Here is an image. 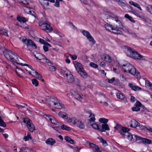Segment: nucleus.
I'll return each mask as SVG.
<instances>
[{
    "instance_id": "obj_49",
    "label": "nucleus",
    "mask_w": 152,
    "mask_h": 152,
    "mask_svg": "<svg viewBox=\"0 0 152 152\" xmlns=\"http://www.w3.org/2000/svg\"><path fill=\"white\" fill-rule=\"evenodd\" d=\"M147 10L151 14H152V6L151 5H148L147 7Z\"/></svg>"
},
{
    "instance_id": "obj_10",
    "label": "nucleus",
    "mask_w": 152,
    "mask_h": 152,
    "mask_svg": "<svg viewBox=\"0 0 152 152\" xmlns=\"http://www.w3.org/2000/svg\"><path fill=\"white\" fill-rule=\"evenodd\" d=\"M135 137V141L141 140V142L144 144H150L152 143V140L145 138L139 137L136 135H134Z\"/></svg>"
},
{
    "instance_id": "obj_35",
    "label": "nucleus",
    "mask_w": 152,
    "mask_h": 152,
    "mask_svg": "<svg viewBox=\"0 0 152 152\" xmlns=\"http://www.w3.org/2000/svg\"><path fill=\"white\" fill-rule=\"evenodd\" d=\"M145 85L146 87L149 88L151 90H152V84L149 81H145Z\"/></svg>"
},
{
    "instance_id": "obj_41",
    "label": "nucleus",
    "mask_w": 152,
    "mask_h": 152,
    "mask_svg": "<svg viewBox=\"0 0 152 152\" xmlns=\"http://www.w3.org/2000/svg\"><path fill=\"white\" fill-rule=\"evenodd\" d=\"M31 81L32 84L35 85L36 86H38L39 83L36 79H33Z\"/></svg>"
},
{
    "instance_id": "obj_14",
    "label": "nucleus",
    "mask_w": 152,
    "mask_h": 152,
    "mask_svg": "<svg viewBox=\"0 0 152 152\" xmlns=\"http://www.w3.org/2000/svg\"><path fill=\"white\" fill-rule=\"evenodd\" d=\"M73 124L76 125L77 126L81 129H84L85 126L83 124L82 122L78 120L75 119L74 120L73 122Z\"/></svg>"
},
{
    "instance_id": "obj_38",
    "label": "nucleus",
    "mask_w": 152,
    "mask_h": 152,
    "mask_svg": "<svg viewBox=\"0 0 152 152\" xmlns=\"http://www.w3.org/2000/svg\"><path fill=\"white\" fill-rule=\"evenodd\" d=\"M117 98L121 100H124L125 98V96L124 95L119 92L117 93Z\"/></svg>"
},
{
    "instance_id": "obj_12",
    "label": "nucleus",
    "mask_w": 152,
    "mask_h": 152,
    "mask_svg": "<svg viewBox=\"0 0 152 152\" xmlns=\"http://www.w3.org/2000/svg\"><path fill=\"white\" fill-rule=\"evenodd\" d=\"M88 143L90 146V148L92 150L93 152H102L100 151L98 146L90 142H88Z\"/></svg>"
},
{
    "instance_id": "obj_44",
    "label": "nucleus",
    "mask_w": 152,
    "mask_h": 152,
    "mask_svg": "<svg viewBox=\"0 0 152 152\" xmlns=\"http://www.w3.org/2000/svg\"><path fill=\"white\" fill-rule=\"evenodd\" d=\"M118 24H119L118 25H116L115 26H114L115 27H116L117 28L122 29L123 27V25L121 23V22L120 21V20L118 23Z\"/></svg>"
},
{
    "instance_id": "obj_64",
    "label": "nucleus",
    "mask_w": 152,
    "mask_h": 152,
    "mask_svg": "<svg viewBox=\"0 0 152 152\" xmlns=\"http://www.w3.org/2000/svg\"><path fill=\"white\" fill-rule=\"evenodd\" d=\"M120 77L121 79L123 81H124L126 79V78L123 75H120Z\"/></svg>"
},
{
    "instance_id": "obj_50",
    "label": "nucleus",
    "mask_w": 152,
    "mask_h": 152,
    "mask_svg": "<svg viewBox=\"0 0 152 152\" xmlns=\"http://www.w3.org/2000/svg\"><path fill=\"white\" fill-rule=\"evenodd\" d=\"M118 2V4L122 7H125L126 6V4L123 1L120 0L117 1Z\"/></svg>"
},
{
    "instance_id": "obj_52",
    "label": "nucleus",
    "mask_w": 152,
    "mask_h": 152,
    "mask_svg": "<svg viewBox=\"0 0 152 152\" xmlns=\"http://www.w3.org/2000/svg\"><path fill=\"white\" fill-rule=\"evenodd\" d=\"M144 128H145L149 132L152 133V128L146 126H144Z\"/></svg>"
},
{
    "instance_id": "obj_8",
    "label": "nucleus",
    "mask_w": 152,
    "mask_h": 152,
    "mask_svg": "<svg viewBox=\"0 0 152 152\" xmlns=\"http://www.w3.org/2000/svg\"><path fill=\"white\" fill-rule=\"evenodd\" d=\"M64 76L66 77V81L69 83H73L75 80L73 76L71 74V72L66 69L64 70Z\"/></svg>"
},
{
    "instance_id": "obj_62",
    "label": "nucleus",
    "mask_w": 152,
    "mask_h": 152,
    "mask_svg": "<svg viewBox=\"0 0 152 152\" xmlns=\"http://www.w3.org/2000/svg\"><path fill=\"white\" fill-rule=\"evenodd\" d=\"M38 100L40 103H45V101H47V100H46V99L45 100L42 99L41 98H39Z\"/></svg>"
},
{
    "instance_id": "obj_55",
    "label": "nucleus",
    "mask_w": 152,
    "mask_h": 152,
    "mask_svg": "<svg viewBox=\"0 0 152 152\" xmlns=\"http://www.w3.org/2000/svg\"><path fill=\"white\" fill-rule=\"evenodd\" d=\"M132 13L136 15L138 17L140 16V14L138 13V11L136 10H133L132 11Z\"/></svg>"
},
{
    "instance_id": "obj_57",
    "label": "nucleus",
    "mask_w": 152,
    "mask_h": 152,
    "mask_svg": "<svg viewBox=\"0 0 152 152\" xmlns=\"http://www.w3.org/2000/svg\"><path fill=\"white\" fill-rule=\"evenodd\" d=\"M16 106L19 108H22L24 107H25L26 106H27V105L26 104H23V105H19L18 104H17Z\"/></svg>"
},
{
    "instance_id": "obj_32",
    "label": "nucleus",
    "mask_w": 152,
    "mask_h": 152,
    "mask_svg": "<svg viewBox=\"0 0 152 152\" xmlns=\"http://www.w3.org/2000/svg\"><path fill=\"white\" fill-rule=\"evenodd\" d=\"M129 4L134 6L140 9V10H142V9L140 6V5L138 4H137L136 3L132 1H130L129 2Z\"/></svg>"
},
{
    "instance_id": "obj_16",
    "label": "nucleus",
    "mask_w": 152,
    "mask_h": 152,
    "mask_svg": "<svg viewBox=\"0 0 152 152\" xmlns=\"http://www.w3.org/2000/svg\"><path fill=\"white\" fill-rule=\"evenodd\" d=\"M110 129L109 125L107 124H103L101 126L100 130L102 132H105L106 130L109 131Z\"/></svg>"
},
{
    "instance_id": "obj_31",
    "label": "nucleus",
    "mask_w": 152,
    "mask_h": 152,
    "mask_svg": "<svg viewBox=\"0 0 152 152\" xmlns=\"http://www.w3.org/2000/svg\"><path fill=\"white\" fill-rule=\"evenodd\" d=\"M55 106V107L56 108L61 109L63 108L64 105L62 104L59 102V101H58L57 103L54 105Z\"/></svg>"
},
{
    "instance_id": "obj_22",
    "label": "nucleus",
    "mask_w": 152,
    "mask_h": 152,
    "mask_svg": "<svg viewBox=\"0 0 152 152\" xmlns=\"http://www.w3.org/2000/svg\"><path fill=\"white\" fill-rule=\"evenodd\" d=\"M34 56L37 59L39 60L43 59L44 57H45L44 55L40 53H37L36 54H34Z\"/></svg>"
},
{
    "instance_id": "obj_58",
    "label": "nucleus",
    "mask_w": 152,
    "mask_h": 152,
    "mask_svg": "<svg viewBox=\"0 0 152 152\" xmlns=\"http://www.w3.org/2000/svg\"><path fill=\"white\" fill-rule=\"evenodd\" d=\"M39 42H40L42 44H43L45 45V43L46 42V41L44 40L43 39L40 38L39 40Z\"/></svg>"
},
{
    "instance_id": "obj_45",
    "label": "nucleus",
    "mask_w": 152,
    "mask_h": 152,
    "mask_svg": "<svg viewBox=\"0 0 152 152\" xmlns=\"http://www.w3.org/2000/svg\"><path fill=\"white\" fill-rule=\"evenodd\" d=\"M23 148L25 152H35V151H34L31 149L28 148Z\"/></svg>"
},
{
    "instance_id": "obj_18",
    "label": "nucleus",
    "mask_w": 152,
    "mask_h": 152,
    "mask_svg": "<svg viewBox=\"0 0 152 152\" xmlns=\"http://www.w3.org/2000/svg\"><path fill=\"white\" fill-rule=\"evenodd\" d=\"M129 86L130 87L131 89L134 91H137L141 90V88L136 86H135L132 83H129L128 84Z\"/></svg>"
},
{
    "instance_id": "obj_26",
    "label": "nucleus",
    "mask_w": 152,
    "mask_h": 152,
    "mask_svg": "<svg viewBox=\"0 0 152 152\" xmlns=\"http://www.w3.org/2000/svg\"><path fill=\"white\" fill-rule=\"evenodd\" d=\"M58 115L59 117L63 119H65L67 117V115L66 113L64 112H59L58 113Z\"/></svg>"
},
{
    "instance_id": "obj_25",
    "label": "nucleus",
    "mask_w": 152,
    "mask_h": 152,
    "mask_svg": "<svg viewBox=\"0 0 152 152\" xmlns=\"http://www.w3.org/2000/svg\"><path fill=\"white\" fill-rule=\"evenodd\" d=\"M103 58L104 60L108 63H110L112 61V59L111 57L108 55L106 54L104 56Z\"/></svg>"
},
{
    "instance_id": "obj_17",
    "label": "nucleus",
    "mask_w": 152,
    "mask_h": 152,
    "mask_svg": "<svg viewBox=\"0 0 152 152\" xmlns=\"http://www.w3.org/2000/svg\"><path fill=\"white\" fill-rule=\"evenodd\" d=\"M45 115L48 117L49 120L52 124L56 125H58V122L55 118L51 116H49V115Z\"/></svg>"
},
{
    "instance_id": "obj_43",
    "label": "nucleus",
    "mask_w": 152,
    "mask_h": 152,
    "mask_svg": "<svg viewBox=\"0 0 152 152\" xmlns=\"http://www.w3.org/2000/svg\"><path fill=\"white\" fill-rule=\"evenodd\" d=\"M0 126L3 127H6V125L4 121L2 119L1 117L0 116Z\"/></svg>"
},
{
    "instance_id": "obj_40",
    "label": "nucleus",
    "mask_w": 152,
    "mask_h": 152,
    "mask_svg": "<svg viewBox=\"0 0 152 152\" xmlns=\"http://www.w3.org/2000/svg\"><path fill=\"white\" fill-rule=\"evenodd\" d=\"M98 139L100 140V142L102 143L103 145L105 146L107 145V142L104 140L103 138L99 137L98 138Z\"/></svg>"
},
{
    "instance_id": "obj_29",
    "label": "nucleus",
    "mask_w": 152,
    "mask_h": 152,
    "mask_svg": "<svg viewBox=\"0 0 152 152\" xmlns=\"http://www.w3.org/2000/svg\"><path fill=\"white\" fill-rule=\"evenodd\" d=\"M129 64H123L122 66V68L123 70L124 71V72H128V69L129 65H130Z\"/></svg>"
},
{
    "instance_id": "obj_54",
    "label": "nucleus",
    "mask_w": 152,
    "mask_h": 152,
    "mask_svg": "<svg viewBox=\"0 0 152 152\" xmlns=\"http://www.w3.org/2000/svg\"><path fill=\"white\" fill-rule=\"evenodd\" d=\"M106 80L108 81L110 83H112L115 80V77H113L111 79H107Z\"/></svg>"
},
{
    "instance_id": "obj_7",
    "label": "nucleus",
    "mask_w": 152,
    "mask_h": 152,
    "mask_svg": "<svg viewBox=\"0 0 152 152\" xmlns=\"http://www.w3.org/2000/svg\"><path fill=\"white\" fill-rule=\"evenodd\" d=\"M23 122L26 124L29 131L32 132L35 130V128L32 121L28 118H23Z\"/></svg>"
},
{
    "instance_id": "obj_2",
    "label": "nucleus",
    "mask_w": 152,
    "mask_h": 152,
    "mask_svg": "<svg viewBox=\"0 0 152 152\" xmlns=\"http://www.w3.org/2000/svg\"><path fill=\"white\" fill-rule=\"evenodd\" d=\"M127 50L126 53L128 56L136 60H145L146 58L145 57L142 56L137 52L134 50L132 48L127 47Z\"/></svg>"
},
{
    "instance_id": "obj_28",
    "label": "nucleus",
    "mask_w": 152,
    "mask_h": 152,
    "mask_svg": "<svg viewBox=\"0 0 152 152\" xmlns=\"http://www.w3.org/2000/svg\"><path fill=\"white\" fill-rule=\"evenodd\" d=\"M134 70H130V72H129L130 74L134 75H136L137 77H138V75L139 74V72H137L136 69L134 67Z\"/></svg>"
},
{
    "instance_id": "obj_51",
    "label": "nucleus",
    "mask_w": 152,
    "mask_h": 152,
    "mask_svg": "<svg viewBox=\"0 0 152 152\" xmlns=\"http://www.w3.org/2000/svg\"><path fill=\"white\" fill-rule=\"evenodd\" d=\"M49 69L50 71L52 72H54L56 70V68L53 66H49Z\"/></svg>"
},
{
    "instance_id": "obj_19",
    "label": "nucleus",
    "mask_w": 152,
    "mask_h": 152,
    "mask_svg": "<svg viewBox=\"0 0 152 152\" xmlns=\"http://www.w3.org/2000/svg\"><path fill=\"white\" fill-rule=\"evenodd\" d=\"M45 142L47 144L52 145L56 143V140L52 138H50L47 139L46 141Z\"/></svg>"
},
{
    "instance_id": "obj_53",
    "label": "nucleus",
    "mask_w": 152,
    "mask_h": 152,
    "mask_svg": "<svg viewBox=\"0 0 152 152\" xmlns=\"http://www.w3.org/2000/svg\"><path fill=\"white\" fill-rule=\"evenodd\" d=\"M90 65L91 66L94 68H97L98 67V65L93 62H91Z\"/></svg>"
},
{
    "instance_id": "obj_9",
    "label": "nucleus",
    "mask_w": 152,
    "mask_h": 152,
    "mask_svg": "<svg viewBox=\"0 0 152 152\" xmlns=\"http://www.w3.org/2000/svg\"><path fill=\"white\" fill-rule=\"evenodd\" d=\"M46 99L47 100L50 105H54L58 102V99L56 97L53 96H46Z\"/></svg>"
},
{
    "instance_id": "obj_4",
    "label": "nucleus",
    "mask_w": 152,
    "mask_h": 152,
    "mask_svg": "<svg viewBox=\"0 0 152 152\" xmlns=\"http://www.w3.org/2000/svg\"><path fill=\"white\" fill-rule=\"evenodd\" d=\"M39 26L41 27L42 30L47 32H50L53 30V28L50 26V23L48 21L40 22L39 24Z\"/></svg>"
},
{
    "instance_id": "obj_11",
    "label": "nucleus",
    "mask_w": 152,
    "mask_h": 152,
    "mask_svg": "<svg viewBox=\"0 0 152 152\" xmlns=\"http://www.w3.org/2000/svg\"><path fill=\"white\" fill-rule=\"evenodd\" d=\"M83 34L86 36L90 41L94 43H95L93 38L89 32L87 31L83 30L82 32Z\"/></svg>"
},
{
    "instance_id": "obj_23",
    "label": "nucleus",
    "mask_w": 152,
    "mask_h": 152,
    "mask_svg": "<svg viewBox=\"0 0 152 152\" xmlns=\"http://www.w3.org/2000/svg\"><path fill=\"white\" fill-rule=\"evenodd\" d=\"M17 20L20 22L25 23L28 20L25 17H22L20 16H18L17 17Z\"/></svg>"
},
{
    "instance_id": "obj_1",
    "label": "nucleus",
    "mask_w": 152,
    "mask_h": 152,
    "mask_svg": "<svg viewBox=\"0 0 152 152\" xmlns=\"http://www.w3.org/2000/svg\"><path fill=\"white\" fill-rule=\"evenodd\" d=\"M0 54L2 55H3L7 59L11 61L13 63L18 64L17 62V60L14 58L13 56H18L17 54L13 53L10 50L6 49H4L2 50L1 52H0Z\"/></svg>"
},
{
    "instance_id": "obj_47",
    "label": "nucleus",
    "mask_w": 152,
    "mask_h": 152,
    "mask_svg": "<svg viewBox=\"0 0 152 152\" xmlns=\"http://www.w3.org/2000/svg\"><path fill=\"white\" fill-rule=\"evenodd\" d=\"M104 27L107 30L110 32H111V30H112L113 28V27L111 26L107 25H104Z\"/></svg>"
},
{
    "instance_id": "obj_42",
    "label": "nucleus",
    "mask_w": 152,
    "mask_h": 152,
    "mask_svg": "<svg viewBox=\"0 0 152 152\" xmlns=\"http://www.w3.org/2000/svg\"><path fill=\"white\" fill-rule=\"evenodd\" d=\"M18 2L22 4L25 5L27 7L26 5L28 4V3L27 2V0H17Z\"/></svg>"
},
{
    "instance_id": "obj_5",
    "label": "nucleus",
    "mask_w": 152,
    "mask_h": 152,
    "mask_svg": "<svg viewBox=\"0 0 152 152\" xmlns=\"http://www.w3.org/2000/svg\"><path fill=\"white\" fill-rule=\"evenodd\" d=\"M20 39L23 42L25 43L26 45L27 48L29 46L31 45L35 49L37 48V47L36 44L31 39H27L24 37H20Z\"/></svg>"
},
{
    "instance_id": "obj_63",
    "label": "nucleus",
    "mask_w": 152,
    "mask_h": 152,
    "mask_svg": "<svg viewBox=\"0 0 152 152\" xmlns=\"http://www.w3.org/2000/svg\"><path fill=\"white\" fill-rule=\"evenodd\" d=\"M43 49L45 52L48 51V47L45 45L43 46Z\"/></svg>"
},
{
    "instance_id": "obj_36",
    "label": "nucleus",
    "mask_w": 152,
    "mask_h": 152,
    "mask_svg": "<svg viewBox=\"0 0 152 152\" xmlns=\"http://www.w3.org/2000/svg\"><path fill=\"white\" fill-rule=\"evenodd\" d=\"M92 126L94 128L99 130L101 128V126L100 125L97 124L96 123L92 124Z\"/></svg>"
},
{
    "instance_id": "obj_46",
    "label": "nucleus",
    "mask_w": 152,
    "mask_h": 152,
    "mask_svg": "<svg viewBox=\"0 0 152 152\" xmlns=\"http://www.w3.org/2000/svg\"><path fill=\"white\" fill-rule=\"evenodd\" d=\"M76 94V95H75V96H74L75 98L80 101H81L82 99L81 96L78 93Z\"/></svg>"
},
{
    "instance_id": "obj_56",
    "label": "nucleus",
    "mask_w": 152,
    "mask_h": 152,
    "mask_svg": "<svg viewBox=\"0 0 152 152\" xmlns=\"http://www.w3.org/2000/svg\"><path fill=\"white\" fill-rule=\"evenodd\" d=\"M115 85L118 86H120V82L119 80L116 79L115 80Z\"/></svg>"
},
{
    "instance_id": "obj_20",
    "label": "nucleus",
    "mask_w": 152,
    "mask_h": 152,
    "mask_svg": "<svg viewBox=\"0 0 152 152\" xmlns=\"http://www.w3.org/2000/svg\"><path fill=\"white\" fill-rule=\"evenodd\" d=\"M125 135H127V136L128 139L130 141H132V140L134 142L136 141H135V137L134 136L135 135H134V137H133V136L132 135V134L130 133L129 132H126V133H125Z\"/></svg>"
},
{
    "instance_id": "obj_6",
    "label": "nucleus",
    "mask_w": 152,
    "mask_h": 152,
    "mask_svg": "<svg viewBox=\"0 0 152 152\" xmlns=\"http://www.w3.org/2000/svg\"><path fill=\"white\" fill-rule=\"evenodd\" d=\"M115 129L119 131V132L122 136L124 138H125V133H126L130 131L129 129L125 127H123L119 124H117V126L115 127Z\"/></svg>"
},
{
    "instance_id": "obj_21",
    "label": "nucleus",
    "mask_w": 152,
    "mask_h": 152,
    "mask_svg": "<svg viewBox=\"0 0 152 152\" xmlns=\"http://www.w3.org/2000/svg\"><path fill=\"white\" fill-rule=\"evenodd\" d=\"M8 31L3 28L0 27V35H3L5 36L8 37L7 34Z\"/></svg>"
},
{
    "instance_id": "obj_48",
    "label": "nucleus",
    "mask_w": 152,
    "mask_h": 152,
    "mask_svg": "<svg viewBox=\"0 0 152 152\" xmlns=\"http://www.w3.org/2000/svg\"><path fill=\"white\" fill-rule=\"evenodd\" d=\"M35 73L36 75V77L39 80H41L42 79V77L41 75L37 72L36 71H35Z\"/></svg>"
},
{
    "instance_id": "obj_27",
    "label": "nucleus",
    "mask_w": 152,
    "mask_h": 152,
    "mask_svg": "<svg viewBox=\"0 0 152 152\" xmlns=\"http://www.w3.org/2000/svg\"><path fill=\"white\" fill-rule=\"evenodd\" d=\"M112 31H111L112 32L116 34H123L122 32L120 30L118 29L114 28H113Z\"/></svg>"
},
{
    "instance_id": "obj_61",
    "label": "nucleus",
    "mask_w": 152,
    "mask_h": 152,
    "mask_svg": "<svg viewBox=\"0 0 152 152\" xmlns=\"http://www.w3.org/2000/svg\"><path fill=\"white\" fill-rule=\"evenodd\" d=\"M69 56L73 60H76L77 58V57L76 55L69 54Z\"/></svg>"
},
{
    "instance_id": "obj_15",
    "label": "nucleus",
    "mask_w": 152,
    "mask_h": 152,
    "mask_svg": "<svg viewBox=\"0 0 152 152\" xmlns=\"http://www.w3.org/2000/svg\"><path fill=\"white\" fill-rule=\"evenodd\" d=\"M130 126L134 128H136L138 126H140V125L134 119H132L131 121L129 122Z\"/></svg>"
},
{
    "instance_id": "obj_3",
    "label": "nucleus",
    "mask_w": 152,
    "mask_h": 152,
    "mask_svg": "<svg viewBox=\"0 0 152 152\" xmlns=\"http://www.w3.org/2000/svg\"><path fill=\"white\" fill-rule=\"evenodd\" d=\"M75 66L78 72L82 77L83 78L87 77V74L84 71V69L81 64L78 62H76L75 64Z\"/></svg>"
},
{
    "instance_id": "obj_34",
    "label": "nucleus",
    "mask_w": 152,
    "mask_h": 152,
    "mask_svg": "<svg viewBox=\"0 0 152 152\" xmlns=\"http://www.w3.org/2000/svg\"><path fill=\"white\" fill-rule=\"evenodd\" d=\"M31 135L30 133L29 132H28L27 135L24 137L23 140L26 141H27L29 139H31L32 137L31 136Z\"/></svg>"
},
{
    "instance_id": "obj_39",
    "label": "nucleus",
    "mask_w": 152,
    "mask_h": 152,
    "mask_svg": "<svg viewBox=\"0 0 152 152\" xmlns=\"http://www.w3.org/2000/svg\"><path fill=\"white\" fill-rule=\"evenodd\" d=\"M99 121L102 123L106 124L108 122V120L104 118H101L99 119Z\"/></svg>"
},
{
    "instance_id": "obj_37",
    "label": "nucleus",
    "mask_w": 152,
    "mask_h": 152,
    "mask_svg": "<svg viewBox=\"0 0 152 152\" xmlns=\"http://www.w3.org/2000/svg\"><path fill=\"white\" fill-rule=\"evenodd\" d=\"M124 16L126 18L128 19L132 23H134L135 22V21L133 19V18L130 16L128 14H125Z\"/></svg>"
},
{
    "instance_id": "obj_60",
    "label": "nucleus",
    "mask_w": 152,
    "mask_h": 152,
    "mask_svg": "<svg viewBox=\"0 0 152 152\" xmlns=\"http://www.w3.org/2000/svg\"><path fill=\"white\" fill-rule=\"evenodd\" d=\"M70 92L72 95H73L74 96H75V95L77 94V93L76 91H74L73 90H70Z\"/></svg>"
},
{
    "instance_id": "obj_13",
    "label": "nucleus",
    "mask_w": 152,
    "mask_h": 152,
    "mask_svg": "<svg viewBox=\"0 0 152 152\" xmlns=\"http://www.w3.org/2000/svg\"><path fill=\"white\" fill-rule=\"evenodd\" d=\"M143 106L141 103L139 101H137L136 102L134 107H133L132 108V110L133 111H135L136 112L139 111H140V107L141 106Z\"/></svg>"
},
{
    "instance_id": "obj_30",
    "label": "nucleus",
    "mask_w": 152,
    "mask_h": 152,
    "mask_svg": "<svg viewBox=\"0 0 152 152\" xmlns=\"http://www.w3.org/2000/svg\"><path fill=\"white\" fill-rule=\"evenodd\" d=\"M89 114H90L89 117L90 118L88 120V121H89L90 122H94L95 121V115L94 114L92 113L91 112H89Z\"/></svg>"
},
{
    "instance_id": "obj_59",
    "label": "nucleus",
    "mask_w": 152,
    "mask_h": 152,
    "mask_svg": "<svg viewBox=\"0 0 152 152\" xmlns=\"http://www.w3.org/2000/svg\"><path fill=\"white\" fill-rule=\"evenodd\" d=\"M129 68L128 69V72H130V70H131V69L132 70H134V66L132 65L131 64H130V65H129Z\"/></svg>"
},
{
    "instance_id": "obj_33",
    "label": "nucleus",
    "mask_w": 152,
    "mask_h": 152,
    "mask_svg": "<svg viewBox=\"0 0 152 152\" xmlns=\"http://www.w3.org/2000/svg\"><path fill=\"white\" fill-rule=\"evenodd\" d=\"M61 129L63 130H65L67 131H70L71 130V128L69 126L64 124H63L61 126Z\"/></svg>"
},
{
    "instance_id": "obj_24",
    "label": "nucleus",
    "mask_w": 152,
    "mask_h": 152,
    "mask_svg": "<svg viewBox=\"0 0 152 152\" xmlns=\"http://www.w3.org/2000/svg\"><path fill=\"white\" fill-rule=\"evenodd\" d=\"M65 140L67 142L70 143L71 144H74L75 142L73 139L70 138L69 137L67 136H66L64 137Z\"/></svg>"
}]
</instances>
